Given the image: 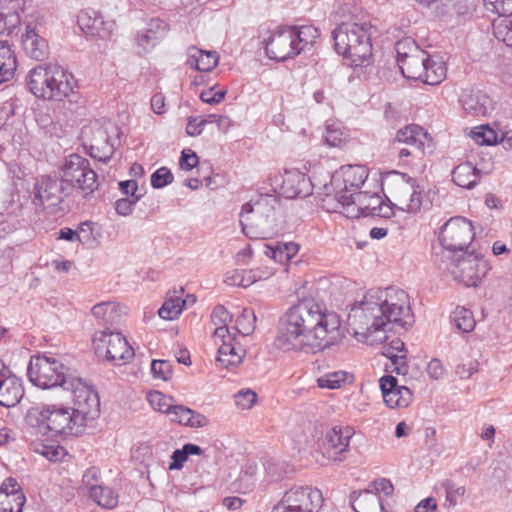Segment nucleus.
<instances>
[{"instance_id": "20", "label": "nucleus", "mask_w": 512, "mask_h": 512, "mask_svg": "<svg viewBox=\"0 0 512 512\" xmlns=\"http://www.w3.org/2000/svg\"><path fill=\"white\" fill-rule=\"evenodd\" d=\"M353 193L346 191V186L336 185V180L330 178L319 188L317 198L320 206L329 213H340L346 217V206L349 204Z\"/></svg>"}, {"instance_id": "16", "label": "nucleus", "mask_w": 512, "mask_h": 512, "mask_svg": "<svg viewBox=\"0 0 512 512\" xmlns=\"http://www.w3.org/2000/svg\"><path fill=\"white\" fill-rule=\"evenodd\" d=\"M453 278L464 285L477 286L482 277L485 276L489 267L487 262L473 254H464L446 266Z\"/></svg>"}, {"instance_id": "3", "label": "nucleus", "mask_w": 512, "mask_h": 512, "mask_svg": "<svg viewBox=\"0 0 512 512\" xmlns=\"http://www.w3.org/2000/svg\"><path fill=\"white\" fill-rule=\"evenodd\" d=\"M371 29L367 22L346 21L332 32L337 53L354 67L367 66L372 61Z\"/></svg>"}, {"instance_id": "12", "label": "nucleus", "mask_w": 512, "mask_h": 512, "mask_svg": "<svg viewBox=\"0 0 512 512\" xmlns=\"http://www.w3.org/2000/svg\"><path fill=\"white\" fill-rule=\"evenodd\" d=\"M324 504L322 492L309 486H295L285 492L272 512H319Z\"/></svg>"}, {"instance_id": "21", "label": "nucleus", "mask_w": 512, "mask_h": 512, "mask_svg": "<svg viewBox=\"0 0 512 512\" xmlns=\"http://www.w3.org/2000/svg\"><path fill=\"white\" fill-rule=\"evenodd\" d=\"M353 434L354 430L350 426H335L329 430L323 441V449L328 459L341 461L339 456L348 451Z\"/></svg>"}, {"instance_id": "7", "label": "nucleus", "mask_w": 512, "mask_h": 512, "mask_svg": "<svg viewBox=\"0 0 512 512\" xmlns=\"http://www.w3.org/2000/svg\"><path fill=\"white\" fill-rule=\"evenodd\" d=\"M383 190L394 206L409 213L417 212L421 207V194L416 181L407 174L392 171L382 180Z\"/></svg>"}, {"instance_id": "17", "label": "nucleus", "mask_w": 512, "mask_h": 512, "mask_svg": "<svg viewBox=\"0 0 512 512\" xmlns=\"http://www.w3.org/2000/svg\"><path fill=\"white\" fill-rule=\"evenodd\" d=\"M391 208L383 203L380 195L377 193L357 192L346 206L347 218H359L361 216H380L389 217Z\"/></svg>"}, {"instance_id": "45", "label": "nucleus", "mask_w": 512, "mask_h": 512, "mask_svg": "<svg viewBox=\"0 0 512 512\" xmlns=\"http://www.w3.org/2000/svg\"><path fill=\"white\" fill-rule=\"evenodd\" d=\"M25 502L24 494L10 495L0 492V512H22Z\"/></svg>"}, {"instance_id": "48", "label": "nucleus", "mask_w": 512, "mask_h": 512, "mask_svg": "<svg viewBox=\"0 0 512 512\" xmlns=\"http://www.w3.org/2000/svg\"><path fill=\"white\" fill-rule=\"evenodd\" d=\"M494 37L507 46L512 47V20L505 17L493 22Z\"/></svg>"}, {"instance_id": "50", "label": "nucleus", "mask_w": 512, "mask_h": 512, "mask_svg": "<svg viewBox=\"0 0 512 512\" xmlns=\"http://www.w3.org/2000/svg\"><path fill=\"white\" fill-rule=\"evenodd\" d=\"M294 33L296 34L295 43L296 46L299 47V53L309 44H312L315 38L318 36V31L316 28L310 25L301 26V27H292Z\"/></svg>"}, {"instance_id": "52", "label": "nucleus", "mask_w": 512, "mask_h": 512, "mask_svg": "<svg viewBox=\"0 0 512 512\" xmlns=\"http://www.w3.org/2000/svg\"><path fill=\"white\" fill-rule=\"evenodd\" d=\"M347 373L345 371L328 372L317 379L320 388L338 389L345 383Z\"/></svg>"}, {"instance_id": "46", "label": "nucleus", "mask_w": 512, "mask_h": 512, "mask_svg": "<svg viewBox=\"0 0 512 512\" xmlns=\"http://www.w3.org/2000/svg\"><path fill=\"white\" fill-rule=\"evenodd\" d=\"M186 300L180 297L167 299L158 311L159 316L165 320H173L182 312Z\"/></svg>"}, {"instance_id": "1", "label": "nucleus", "mask_w": 512, "mask_h": 512, "mask_svg": "<svg viewBox=\"0 0 512 512\" xmlns=\"http://www.w3.org/2000/svg\"><path fill=\"white\" fill-rule=\"evenodd\" d=\"M342 337L338 314L304 299L280 317L276 344L284 351L316 352L335 345Z\"/></svg>"}, {"instance_id": "9", "label": "nucleus", "mask_w": 512, "mask_h": 512, "mask_svg": "<svg viewBox=\"0 0 512 512\" xmlns=\"http://www.w3.org/2000/svg\"><path fill=\"white\" fill-rule=\"evenodd\" d=\"M72 372L60 360L47 355L33 356L27 370L32 384L42 389L63 387Z\"/></svg>"}, {"instance_id": "18", "label": "nucleus", "mask_w": 512, "mask_h": 512, "mask_svg": "<svg viewBox=\"0 0 512 512\" xmlns=\"http://www.w3.org/2000/svg\"><path fill=\"white\" fill-rule=\"evenodd\" d=\"M63 385V389L70 391L73 396V402L76 408H73L77 413L83 417L99 406L98 394L93 387L84 379L78 376L77 372L73 370L70 377Z\"/></svg>"}, {"instance_id": "11", "label": "nucleus", "mask_w": 512, "mask_h": 512, "mask_svg": "<svg viewBox=\"0 0 512 512\" xmlns=\"http://www.w3.org/2000/svg\"><path fill=\"white\" fill-rule=\"evenodd\" d=\"M61 179L65 186L80 190L84 195H89L98 188L97 175L89 160L77 154H71L66 158Z\"/></svg>"}, {"instance_id": "22", "label": "nucleus", "mask_w": 512, "mask_h": 512, "mask_svg": "<svg viewBox=\"0 0 512 512\" xmlns=\"http://www.w3.org/2000/svg\"><path fill=\"white\" fill-rule=\"evenodd\" d=\"M383 400L390 408H406L412 401V392L406 386H399L394 376H383L379 380Z\"/></svg>"}, {"instance_id": "25", "label": "nucleus", "mask_w": 512, "mask_h": 512, "mask_svg": "<svg viewBox=\"0 0 512 512\" xmlns=\"http://www.w3.org/2000/svg\"><path fill=\"white\" fill-rule=\"evenodd\" d=\"M331 177L336 180V185L346 186V191L356 193L355 190L366 181L368 170L363 165H345L336 170Z\"/></svg>"}, {"instance_id": "15", "label": "nucleus", "mask_w": 512, "mask_h": 512, "mask_svg": "<svg viewBox=\"0 0 512 512\" xmlns=\"http://www.w3.org/2000/svg\"><path fill=\"white\" fill-rule=\"evenodd\" d=\"M93 341L97 351L106 348V359L115 365L126 364L134 357V349L119 332L109 330L96 332Z\"/></svg>"}, {"instance_id": "26", "label": "nucleus", "mask_w": 512, "mask_h": 512, "mask_svg": "<svg viewBox=\"0 0 512 512\" xmlns=\"http://www.w3.org/2000/svg\"><path fill=\"white\" fill-rule=\"evenodd\" d=\"M460 102L464 111L473 116H486L493 109L491 98L481 90H465Z\"/></svg>"}, {"instance_id": "47", "label": "nucleus", "mask_w": 512, "mask_h": 512, "mask_svg": "<svg viewBox=\"0 0 512 512\" xmlns=\"http://www.w3.org/2000/svg\"><path fill=\"white\" fill-rule=\"evenodd\" d=\"M148 401L154 410L170 415L175 407L174 399L159 391H153L148 394Z\"/></svg>"}, {"instance_id": "53", "label": "nucleus", "mask_w": 512, "mask_h": 512, "mask_svg": "<svg viewBox=\"0 0 512 512\" xmlns=\"http://www.w3.org/2000/svg\"><path fill=\"white\" fill-rule=\"evenodd\" d=\"M103 22L98 18H92L87 12H81L78 15V25L82 31L91 35H98L99 37H105L99 31V25Z\"/></svg>"}, {"instance_id": "19", "label": "nucleus", "mask_w": 512, "mask_h": 512, "mask_svg": "<svg viewBox=\"0 0 512 512\" xmlns=\"http://www.w3.org/2000/svg\"><path fill=\"white\" fill-rule=\"evenodd\" d=\"M296 38L293 28L290 27L273 32L265 45L267 56L276 61H285L297 56L300 54V46H296Z\"/></svg>"}, {"instance_id": "24", "label": "nucleus", "mask_w": 512, "mask_h": 512, "mask_svg": "<svg viewBox=\"0 0 512 512\" xmlns=\"http://www.w3.org/2000/svg\"><path fill=\"white\" fill-rule=\"evenodd\" d=\"M312 193L310 179L298 170L285 171L280 185V194L287 199L305 198Z\"/></svg>"}, {"instance_id": "5", "label": "nucleus", "mask_w": 512, "mask_h": 512, "mask_svg": "<svg viewBox=\"0 0 512 512\" xmlns=\"http://www.w3.org/2000/svg\"><path fill=\"white\" fill-rule=\"evenodd\" d=\"M27 89L35 97L48 101H63L74 91V77L56 64H39L25 77Z\"/></svg>"}, {"instance_id": "41", "label": "nucleus", "mask_w": 512, "mask_h": 512, "mask_svg": "<svg viewBox=\"0 0 512 512\" xmlns=\"http://www.w3.org/2000/svg\"><path fill=\"white\" fill-rule=\"evenodd\" d=\"M256 316L252 309L244 308L236 318L235 326L231 328L235 334L243 337L250 335L255 330Z\"/></svg>"}, {"instance_id": "39", "label": "nucleus", "mask_w": 512, "mask_h": 512, "mask_svg": "<svg viewBox=\"0 0 512 512\" xmlns=\"http://www.w3.org/2000/svg\"><path fill=\"white\" fill-rule=\"evenodd\" d=\"M22 5L23 0H0V20L9 27L16 26L20 22Z\"/></svg>"}, {"instance_id": "8", "label": "nucleus", "mask_w": 512, "mask_h": 512, "mask_svg": "<svg viewBox=\"0 0 512 512\" xmlns=\"http://www.w3.org/2000/svg\"><path fill=\"white\" fill-rule=\"evenodd\" d=\"M414 55L403 58L398 63L402 74L412 80H419L428 85H437L446 78L445 63L432 59L420 48H412Z\"/></svg>"}, {"instance_id": "62", "label": "nucleus", "mask_w": 512, "mask_h": 512, "mask_svg": "<svg viewBox=\"0 0 512 512\" xmlns=\"http://www.w3.org/2000/svg\"><path fill=\"white\" fill-rule=\"evenodd\" d=\"M199 158L191 149H184L181 153L179 165L182 170L190 171L197 166Z\"/></svg>"}, {"instance_id": "49", "label": "nucleus", "mask_w": 512, "mask_h": 512, "mask_svg": "<svg viewBox=\"0 0 512 512\" xmlns=\"http://www.w3.org/2000/svg\"><path fill=\"white\" fill-rule=\"evenodd\" d=\"M453 321L456 327L462 332H471L475 327V319L470 310L464 307H458L454 311Z\"/></svg>"}, {"instance_id": "56", "label": "nucleus", "mask_w": 512, "mask_h": 512, "mask_svg": "<svg viewBox=\"0 0 512 512\" xmlns=\"http://www.w3.org/2000/svg\"><path fill=\"white\" fill-rule=\"evenodd\" d=\"M151 372L154 377L167 381L172 377V364L167 360H153Z\"/></svg>"}, {"instance_id": "4", "label": "nucleus", "mask_w": 512, "mask_h": 512, "mask_svg": "<svg viewBox=\"0 0 512 512\" xmlns=\"http://www.w3.org/2000/svg\"><path fill=\"white\" fill-rule=\"evenodd\" d=\"M84 417L73 408L56 405H35L26 414V422L50 437L77 435L82 431Z\"/></svg>"}, {"instance_id": "57", "label": "nucleus", "mask_w": 512, "mask_h": 512, "mask_svg": "<svg viewBox=\"0 0 512 512\" xmlns=\"http://www.w3.org/2000/svg\"><path fill=\"white\" fill-rule=\"evenodd\" d=\"M174 177L170 169L161 167L151 175V185L160 189L172 183Z\"/></svg>"}, {"instance_id": "34", "label": "nucleus", "mask_w": 512, "mask_h": 512, "mask_svg": "<svg viewBox=\"0 0 512 512\" xmlns=\"http://www.w3.org/2000/svg\"><path fill=\"white\" fill-rule=\"evenodd\" d=\"M17 68V58L8 41H0V83L13 78Z\"/></svg>"}, {"instance_id": "51", "label": "nucleus", "mask_w": 512, "mask_h": 512, "mask_svg": "<svg viewBox=\"0 0 512 512\" xmlns=\"http://www.w3.org/2000/svg\"><path fill=\"white\" fill-rule=\"evenodd\" d=\"M471 137L479 145H494L498 143L497 132L487 125L473 129Z\"/></svg>"}, {"instance_id": "44", "label": "nucleus", "mask_w": 512, "mask_h": 512, "mask_svg": "<svg viewBox=\"0 0 512 512\" xmlns=\"http://www.w3.org/2000/svg\"><path fill=\"white\" fill-rule=\"evenodd\" d=\"M323 139L331 147H340L347 141L348 133L340 124H328Z\"/></svg>"}, {"instance_id": "37", "label": "nucleus", "mask_w": 512, "mask_h": 512, "mask_svg": "<svg viewBox=\"0 0 512 512\" xmlns=\"http://www.w3.org/2000/svg\"><path fill=\"white\" fill-rule=\"evenodd\" d=\"M188 63L199 71H211L218 64V56L215 52H207L190 47L188 50Z\"/></svg>"}, {"instance_id": "27", "label": "nucleus", "mask_w": 512, "mask_h": 512, "mask_svg": "<svg viewBox=\"0 0 512 512\" xmlns=\"http://www.w3.org/2000/svg\"><path fill=\"white\" fill-rule=\"evenodd\" d=\"M220 340L222 343L218 348L217 362L227 369L240 365L245 355V350L237 341L236 335L232 336V339L225 338Z\"/></svg>"}, {"instance_id": "40", "label": "nucleus", "mask_w": 512, "mask_h": 512, "mask_svg": "<svg viewBox=\"0 0 512 512\" xmlns=\"http://www.w3.org/2000/svg\"><path fill=\"white\" fill-rule=\"evenodd\" d=\"M445 490V501L443 506L447 509H453L462 503L466 489L463 485H458L451 480H445L442 484Z\"/></svg>"}, {"instance_id": "36", "label": "nucleus", "mask_w": 512, "mask_h": 512, "mask_svg": "<svg viewBox=\"0 0 512 512\" xmlns=\"http://www.w3.org/2000/svg\"><path fill=\"white\" fill-rule=\"evenodd\" d=\"M382 354L391 360L392 365L394 366V372L402 375L407 373V366L405 363L406 351L402 340H392L389 345L383 347Z\"/></svg>"}, {"instance_id": "38", "label": "nucleus", "mask_w": 512, "mask_h": 512, "mask_svg": "<svg viewBox=\"0 0 512 512\" xmlns=\"http://www.w3.org/2000/svg\"><path fill=\"white\" fill-rule=\"evenodd\" d=\"M122 309L119 304L111 301L101 302L91 309L92 315L106 324L113 325L121 317Z\"/></svg>"}, {"instance_id": "14", "label": "nucleus", "mask_w": 512, "mask_h": 512, "mask_svg": "<svg viewBox=\"0 0 512 512\" xmlns=\"http://www.w3.org/2000/svg\"><path fill=\"white\" fill-rule=\"evenodd\" d=\"M474 238L473 226L462 217L449 219L441 228L439 240L442 247L449 251H463Z\"/></svg>"}, {"instance_id": "13", "label": "nucleus", "mask_w": 512, "mask_h": 512, "mask_svg": "<svg viewBox=\"0 0 512 512\" xmlns=\"http://www.w3.org/2000/svg\"><path fill=\"white\" fill-rule=\"evenodd\" d=\"M67 195L66 186L62 179L42 176L37 179L33 188L32 203L36 209L54 213Z\"/></svg>"}, {"instance_id": "60", "label": "nucleus", "mask_w": 512, "mask_h": 512, "mask_svg": "<svg viewBox=\"0 0 512 512\" xmlns=\"http://www.w3.org/2000/svg\"><path fill=\"white\" fill-rule=\"evenodd\" d=\"M412 48H419L418 45L410 38L402 39L396 43L397 61L398 63L403 58H408L410 55H414Z\"/></svg>"}, {"instance_id": "33", "label": "nucleus", "mask_w": 512, "mask_h": 512, "mask_svg": "<svg viewBox=\"0 0 512 512\" xmlns=\"http://www.w3.org/2000/svg\"><path fill=\"white\" fill-rule=\"evenodd\" d=\"M170 415L172 421L191 428H201L208 425L209 422L207 417L203 414L195 412L183 405H175Z\"/></svg>"}, {"instance_id": "58", "label": "nucleus", "mask_w": 512, "mask_h": 512, "mask_svg": "<svg viewBox=\"0 0 512 512\" xmlns=\"http://www.w3.org/2000/svg\"><path fill=\"white\" fill-rule=\"evenodd\" d=\"M264 475L263 466L258 465L257 463L249 462L245 465L241 480L247 482V486L253 485L255 481Z\"/></svg>"}, {"instance_id": "10", "label": "nucleus", "mask_w": 512, "mask_h": 512, "mask_svg": "<svg viewBox=\"0 0 512 512\" xmlns=\"http://www.w3.org/2000/svg\"><path fill=\"white\" fill-rule=\"evenodd\" d=\"M116 135L117 127L111 122H94L82 130V137L90 156L104 163L109 161L114 153Z\"/></svg>"}, {"instance_id": "54", "label": "nucleus", "mask_w": 512, "mask_h": 512, "mask_svg": "<svg viewBox=\"0 0 512 512\" xmlns=\"http://www.w3.org/2000/svg\"><path fill=\"white\" fill-rule=\"evenodd\" d=\"M298 250V244L290 242L278 245L276 249H271L270 253L275 261L284 262L293 258Z\"/></svg>"}, {"instance_id": "55", "label": "nucleus", "mask_w": 512, "mask_h": 512, "mask_svg": "<svg viewBox=\"0 0 512 512\" xmlns=\"http://www.w3.org/2000/svg\"><path fill=\"white\" fill-rule=\"evenodd\" d=\"M485 8L502 17L512 15V0H483Z\"/></svg>"}, {"instance_id": "35", "label": "nucleus", "mask_w": 512, "mask_h": 512, "mask_svg": "<svg viewBox=\"0 0 512 512\" xmlns=\"http://www.w3.org/2000/svg\"><path fill=\"white\" fill-rule=\"evenodd\" d=\"M211 321L216 326L213 333L215 339H232V336L236 335L228 327V323L232 321V315L224 306L218 305L213 309Z\"/></svg>"}, {"instance_id": "32", "label": "nucleus", "mask_w": 512, "mask_h": 512, "mask_svg": "<svg viewBox=\"0 0 512 512\" xmlns=\"http://www.w3.org/2000/svg\"><path fill=\"white\" fill-rule=\"evenodd\" d=\"M452 180L459 187L472 189L480 180V170L471 162L461 163L452 171Z\"/></svg>"}, {"instance_id": "29", "label": "nucleus", "mask_w": 512, "mask_h": 512, "mask_svg": "<svg viewBox=\"0 0 512 512\" xmlns=\"http://www.w3.org/2000/svg\"><path fill=\"white\" fill-rule=\"evenodd\" d=\"M23 49L26 54L35 60H43L48 55L47 41L36 31L32 23L26 25L25 33L22 35Z\"/></svg>"}, {"instance_id": "42", "label": "nucleus", "mask_w": 512, "mask_h": 512, "mask_svg": "<svg viewBox=\"0 0 512 512\" xmlns=\"http://www.w3.org/2000/svg\"><path fill=\"white\" fill-rule=\"evenodd\" d=\"M264 477L269 481H277L293 471V468L288 464L278 462L274 459H268L262 463Z\"/></svg>"}, {"instance_id": "63", "label": "nucleus", "mask_w": 512, "mask_h": 512, "mask_svg": "<svg viewBox=\"0 0 512 512\" xmlns=\"http://www.w3.org/2000/svg\"><path fill=\"white\" fill-rule=\"evenodd\" d=\"M366 490H373L372 492L377 495H379V493H383L385 496H390L393 493L394 488L388 479L381 478L370 483Z\"/></svg>"}, {"instance_id": "64", "label": "nucleus", "mask_w": 512, "mask_h": 512, "mask_svg": "<svg viewBox=\"0 0 512 512\" xmlns=\"http://www.w3.org/2000/svg\"><path fill=\"white\" fill-rule=\"evenodd\" d=\"M134 199L122 198L115 202V210L119 215L127 216L129 215L136 202L140 199V196L133 197Z\"/></svg>"}, {"instance_id": "30", "label": "nucleus", "mask_w": 512, "mask_h": 512, "mask_svg": "<svg viewBox=\"0 0 512 512\" xmlns=\"http://www.w3.org/2000/svg\"><path fill=\"white\" fill-rule=\"evenodd\" d=\"M372 491L364 490L351 494V505L355 512H384L380 496Z\"/></svg>"}, {"instance_id": "6", "label": "nucleus", "mask_w": 512, "mask_h": 512, "mask_svg": "<svg viewBox=\"0 0 512 512\" xmlns=\"http://www.w3.org/2000/svg\"><path fill=\"white\" fill-rule=\"evenodd\" d=\"M277 199L272 195L261 196L253 203L242 207L240 223L243 232L250 238H266L276 231Z\"/></svg>"}, {"instance_id": "2", "label": "nucleus", "mask_w": 512, "mask_h": 512, "mask_svg": "<svg viewBox=\"0 0 512 512\" xmlns=\"http://www.w3.org/2000/svg\"><path fill=\"white\" fill-rule=\"evenodd\" d=\"M406 327L412 323L407 293L395 287L371 289L355 301L347 317L348 332L360 343L375 345L386 339L389 324Z\"/></svg>"}, {"instance_id": "23", "label": "nucleus", "mask_w": 512, "mask_h": 512, "mask_svg": "<svg viewBox=\"0 0 512 512\" xmlns=\"http://www.w3.org/2000/svg\"><path fill=\"white\" fill-rule=\"evenodd\" d=\"M402 144L419 150L420 154L431 152L433 148L432 137L418 125L406 126L396 133L393 145Z\"/></svg>"}, {"instance_id": "61", "label": "nucleus", "mask_w": 512, "mask_h": 512, "mask_svg": "<svg viewBox=\"0 0 512 512\" xmlns=\"http://www.w3.org/2000/svg\"><path fill=\"white\" fill-rule=\"evenodd\" d=\"M235 403L241 409H250L256 402V393L252 390H242L235 394Z\"/></svg>"}, {"instance_id": "28", "label": "nucleus", "mask_w": 512, "mask_h": 512, "mask_svg": "<svg viewBox=\"0 0 512 512\" xmlns=\"http://www.w3.org/2000/svg\"><path fill=\"white\" fill-rule=\"evenodd\" d=\"M24 389L20 380L13 376L0 372V405L14 407L22 399Z\"/></svg>"}, {"instance_id": "59", "label": "nucleus", "mask_w": 512, "mask_h": 512, "mask_svg": "<svg viewBox=\"0 0 512 512\" xmlns=\"http://www.w3.org/2000/svg\"><path fill=\"white\" fill-rule=\"evenodd\" d=\"M157 42V36L154 32L142 31L136 36V43L141 48L139 54L148 52Z\"/></svg>"}, {"instance_id": "43", "label": "nucleus", "mask_w": 512, "mask_h": 512, "mask_svg": "<svg viewBox=\"0 0 512 512\" xmlns=\"http://www.w3.org/2000/svg\"><path fill=\"white\" fill-rule=\"evenodd\" d=\"M90 498L105 509H112L118 503V495L111 488L104 486L92 488Z\"/></svg>"}, {"instance_id": "31", "label": "nucleus", "mask_w": 512, "mask_h": 512, "mask_svg": "<svg viewBox=\"0 0 512 512\" xmlns=\"http://www.w3.org/2000/svg\"><path fill=\"white\" fill-rule=\"evenodd\" d=\"M269 272H263L259 269L256 270H245L235 269L229 271L225 277V283L229 286H236L247 288L254 284L258 280L267 279Z\"/></svg>"}]
</instances>
